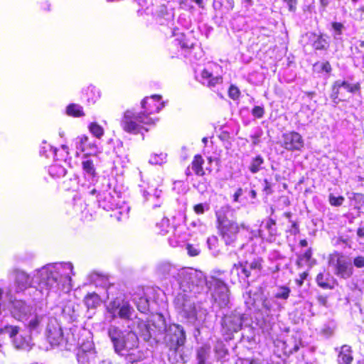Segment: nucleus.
<instances>
[{
  "mask_svg": "<svg viewBox=\"0 0 364 364\" xmlns=\"http://www.w3.org/2000/svg\"><path fill=\"white\" fill-rule=\"evenodd\" d=\"M178 275L179 284L183 291L198 294L205 286L214 301L220 308L229 304V290L223 280L215 277L206 278L202 272L191 268L182 269Z\"/></svg>",
  "mask_w": 364,
  "mask_h": 364,
  "instance_id": "f257e3e1",
  "label": "nucleus"
},
{
  "mask_svg": "<svg viewBox=\"0 0 364 364\" xmlns=\"http://www.w3.org/2000/svg\"><path fill=\"white\" fill-rule=\"evenodd\" d=\"M160 95H152L150 97L144 98L141 102V107L144 109V112L135 115L132 111L125 112L122 126L124 131L133 134L140 132L143 124H154L152 118L148 115L154 112H159L164 106V102H159Z\"/></svg>",
  "mask_w": 364,
  "mask_h": 364,
  "instance_id": "f03ea898",
  "label": "nucleus"
},
{
  "mask_svg": "<svg viewBox=\"0 0 364 364\" xmlns=\"http://www.w3.org/2000/svg\"><path fill=\"white\" fill-rule=\"evenodd\" d=\"M217 218L219 233L226 245H231L236 241L240 228L248 230L245 223L238 224L226 215H218Z\"/></svg>",
  "mask_w": 364,
  "mask_h": 364,
  "instance_id": "7ed1b4c3",
  "label": "nucleus"
},
{
  "mask_svg": "<svg viewBox=\"0 0 364 364\" xmlns=\"http://www.w3.org/2000/svg\"><path fill=\"white\" fill-rule=\"evenodd\" d=\"M328 263L333 274L340 278L347 279L353 275V267L350 260L341 252L335 251L329 255Z\"/></svg>",
  "mask_w": 364,
  "mask_h": 364,
  "instance_id": "20e7f679",
  "label": "nucleus"
},
{
  "mask_svg": "<svg viewBox=\"0 0 364 364\" xmlns=\"http://www.w3.org/2000/svg\"><path fill=\"white\" fill-rule=\"evenodd\" d=\"M138 338L135 333L132 331H125L117 333L115 336V353L122 355H127V359L131 363L137 361L133 353L126 354L122 350L128 352V350L134 348L137 346Z\"/></svg>",
  "mask_w": 364,
  "mask_h": 364,
  "instance_id": "39448f33",
  "label": "nucleus"
},
{
  "mask_svg": "<svg viewBox=\"0 0 364 364\" xmlns=\"http://www.w3.org/2000/svg\"><path fill=\"white\" fill-rule=\"evenodd\" d=\"M164 340L172 353L176 354L177 349L183 346L186 341V335L183 327L178 324L170 325L166 330Z\"/></svg>",
  "mask_w": 364,
  "mask_h": 364,
  "instance_id": "423d86ee",
  "label": "nucleus"
},
{
  "mask_svg": "<svg viewBox=\"0 0 364 364\" xmlns=\"http://www.w3.org/2000/svg\"><path fill=\"white\" fill-rule=\"evenodd\" d=\"M176 305L182 316L193 322L197 319V312L194 302L188 299L186 294H180L176 299Z\"/></svg>",
  "mask_w": 364,
  "mask_h": 364,
  "instance_id": "0eeeda50",
  "label": "nucleus"
},
{
  "mask_svg": "<svg viewBox=\"0 0 364 364\" xmlns=\"http://www.w3.org/2000/svg\"><path fill=\"white\" fill-rule=\"evenodd\" d=\"M70 279L67 274H63L61 269L53 268L46 270L43 273L42 282L48 289L58 287L60 284Z\"/></svg>",
  "mask_w": 364,
  "mask_h": 364,
  "instance_id": "6e6552de",
  "label": "nucleus"
},
{
  "mask_svg": "<svg viewBox=\"0 0 364 364\" xmlns=\"http://www.w3.org/2000/svg\"><path fill=\"white\" fill-rule=\"evenodd\" d=\"M244 316L240 312L233 311L225 315L223 318V329L226 333L239 331L242 326Z\"/></svg>",
  "mask_w": 364,
  "mask_h": 364,
  "instance_id": "1a4fd4ad",
  "label": "nucleus"
},
{
  "mask_svg": "<svg viewBox=\"0 0 364 364\" xmlns=\"http://www.w3.org/2000/svg\"><path fill=\"white\" fill-rule=\"evenodd\" d=\"M277 346L283 350L284 355H289L299 350L302 346V341L297 335H292L284 341H277Z\"/></svg>",
  "mask_w": 364,
  "mask_h": 364,
  "instance_id": "9d476101",
  "label": "nucleus"
},
{
  "mask_svg": "<svg viewBox=\"0 0 364 364\" xmlns=\"http://www.w3.org/2000/svg\"><path fill=\"white\" fill-rule=\"evenodd\" d=\"M230 274L233 282H238L247 287L250 285L248 279L252 277V275L250 274V272H248L243 262L235 264L230 271Z\"/></svg>",
  "mask_w": 364,
  "mask_h": 364,
  "instance_id": "9b49d317",
  "label": "nucleus"
},
{
  "mask_svg": "<svg viewBox=\"0 0 364 364\" xmlns=\"http://www.w3.org/2000/svg\"><path fill=\"white\" fill-rule=\"evenodd\" d=\"M283 146L289 151L300 150L304 146V140L297 132L286 133L283 135Z\"/></svg>",
  "mask_w": 364,
  "mask_h": 364,
  "instance_id": "f8f14e48",
  "label": "nucleus"
},
{
  "mask_svg": "<svg viewBox=\"0 0 364 364\" xmlns=\"http://www.w3.org/2000/svg\"><path fill=\"white\" fill-rule=\"evenodd\" d=\"M116 311L119 318L129 321L134 315V309L131 306L129 301L117 298V300H115V312Z\"/></svg>",
  "mask_w": 364,
  "mask_h": 364,
  "instance_id": "ddd939ff",
  "label": "nucleus"
},
{
  "mask_svg": "<svg viewBox=\"0 0 364 364\" xmlns=\"http://www.w3.org/2000/svg\"><path fill=\"white\" fill-rule=\"evenodd\" d=\"M15 283L18 291H23L31 287L32 277L23 271L17 270L14 273Z\"/></svg>",
  "mask_w": 364,
  "mask_h": 364,
  "instance_id": "4468645a",
  "label": "nucleus"
},
{
  "mask_svg": "<svg viewBox=\"0 0 364 364\" xmlns=\"http://www.w3.org/2000/svg\"><path fill=\"white\" fill-rule=\"evenodd\" d=\"M341 88H343L350 93H354L360 89V85L359 83L350 84L346 81L337 80L333 85V97L337 98L338 97V94Z\"/></svg>",
  "mask_w": 364,
  "mask_h": 364,
  "instance_id": "2eb2a0df",
  "label": "nucleus"
},
{
  "mask_svg": "<svg viewBox=\"0 0 364 364\" xmlns=\"http://www.w3.org/2000/svg\"><path fill=\"white\" fill-rule=\"evenodd\" d=\"M97 356V353L92 345L87 349L81 348L77 354V360L81 364H90L93 362Z\"/></svg>",
  "mask_w": 364,
  "mask_h": 364,
  "instance_id": "dca6fc26",
  "label": "nucleus"
},
{
  "mask_svg": "<svg viewBox=\"0 0 364 364\" xmlns=\"http://www.w3.org/2000/svg\"><path fill=\"white\" fill-rule=\"evenodd\" d=\"M28 306L26 303L22 300H14L12 301L11 314L18 321L27 314Z\"/></svg>",
  "mask_w": 364,
  "mask_h": 364,
  "instance_id": "f3484780",
  "label": "nucleus"
},
{
  "mask_svg": "<svg viewBox=\"0 0 364 364\" xmlns=\"http://www.w3.org/2000/svg\"><path fill=\"white\" fill-rule=\"evenodd\" d=\"M47 339L51 346H59L63 340V335L61 329L58 328L48 329Z\"/></svg>",
  "mask_w": 364,
  "mask_h": 364,
  "instance_id": "a211bd4d",
  "label": "nucleus"
},
{
  "mask_svg": "<svg viewBox=\"0 0 364 364\" xmlns=\"http://www.w3.org/2000/svg\"><path fill=\"white\" fill-rule=\"evenodd\" d=\"M82 93L87 102L95 104L100 99V95L97 88L88 85L82 89Z\"/></svg>",
  "mask_w": 364,
  "mask_h": 364,
  "instance_id": "6ab92c4d",
  "label": "nucleus"
},
{
  "mask_svg": "<svg viewBox=\"0 0 364 364\" xmlns=\"http://www.w3.org/2000/svg\"><path fill=\"white\" fill-rule=\"evenodd\" d=\"M353 360L351 348L349 346L344 345L341 347L338 354V361L340 364H350Z\"/></svg>",
  "mask_w": 364,
  "mask_h": 364,
  "instance_id": "aec40b11",
  "label": "nucleus"
},
{
  "mask_svg": "<svg viewBox=\"0 0 364 364\" xmlns=\"http://www.w3.org/2000/svg\"><path fill=\"white\" fill-rule=\"evenodd\" d=\"M83 301L88 309L97 308L101 303V299L98 294L95 292L87 294Z\"/></svg>",
  "mask_w": 364,
  "mask_h": 364,
  "instance_id": "412c9836",
  "label": "nucleus"
},
{
  "mask_svg": "<svg viewBox=\"0 0 364 364\" xmlns=\"http://www.w3.org/2000/svg\"><path fill=\"white\" fill-rule=\"evenodd\" d=\"M210 347L204 345L197 350L198 364H207V361L210 357Z\"/></svg>",
  "mask_w": 364,
  "mask_h": 364,
  "instance_id": "4be33fe9",
  "label": "nucleus"
},
{
  "mask_svg": "<svg viewBox=\"0 0 364 364\" xmlns=\"http://www.w3.org/2000/svg\"><path fill=\"white\" fill-rule=\"evenodd\" d=\"M66 114L73 117H81L85 115L82 107L75 103H71L67 106Z\"/></svg>",
  "mask_w": 364,
  "mask_h": 364,
  "instance_id": "5701e85b",
  "label": "nucleus"
},
{
  "mask_svg": "<svg viewBox=\"0 0 364 364\" xmlns=\"http://www.w3.org/2000/svg\"><path fill=\"white\" fill-rule=\"evenodd\" d=\"M243 264L253 277L257 276L262 269L261 262L258 259H253L251 262L245 261Z\"/></svg>",
  "mask_w": 364,
  "mask_h": 364,
  "instance_id": "b1692460",
  "label": "nucleus"
},
{
  "mask_svg": "<svg viewBox=\"0 0 364 364\" xmlns=\"http://www.w3.org/2000/svg\"><path fill=\"white\" fill-rule=\"evenodd\" d=\"M204 160L200 155H196L192 162V169L198 176H203L205 171L203 168Z\"/></svg>",
  "mask_w": 364,
  "mask_h": 364,
  "instance_id": "393cba45",
  "label": "nucleus"
},
{
  "mask_svg": "<svg viewBox=\"0 0 364 364\" xmlns=\"http://www.w3.org/2000/svg\"><path fill=\"white\" fill-rule=\"evenodd\" d=\"M42 316L36 315L27 323V328L30 332L39 333L41 326Z\"/></svg>",
  "mask_w": 364,
  "mask_h": 364,
  "instance_id": "a878e982",
  "label": "nucleus"
},
{
  "mask_svg": "<svg viewBox=\"0 0 364 364\" xmlns=\"http://www.w3.org/2000/svg\"><path fill=\"white\" fill-rule=\"evenodd\" d=\"M265 228L269 232V238L267 240L269 242L274 240V237L277 235L276 221L272 218H269L265 225Z\"/></svg>",
  "mask_w": 364,
  "mask_h": 364,
  "instance_id": "bb28decb",
  "label": "nucleus"
},
{
  "mask_svg": "<svg viewBox=\"0 0 364 364\" xmlns=\"http://www.w3.org/2000/svg\"><path fill=\"white\" fill-rule=\"evenodd\" d=\"M88 129L97 139H100L104 134V129L97 122H91Z\"/></svg>",
  "mask_w": 364,
  "mask_h": 364,
  "instance_id": "cd10ccee",
  "label": "nucleus"
},
{
  "mask_svg": "<svg viewBox=\"0 0 364 364\" xmlns=\"http://www.w3.org/2000/svg\"><path fill=\"white\" fill-rule=\"evenodd\" d=\"M19 331L20 328L18 326L6 325L0 328V333H7L10 338H14Z\"/></svg>",
  "mask_w": 364,
  "mask_h": 364,
  "instance_id": "c85d7f7f",
  "label": "nucleus"
},
{
  "mask_svg": "<svg viewBox=\"0 0 364 364\" xmlns=\"http://www.w3.org/2000/svg\"><path fill=\"white\" fill-rule=\"evenodd\" d=\"M14 344L17 349L26 350L30 348L29 341L22 336L15 338Z\"/></svg>",
  "mask_w": 364,
  "mask_h": 364,
  "instance_id": "c756f323",
  "label": "nucleus"
},
{
  "mask_svg": "<svg viewBox=\"0 0 364 364\" xmlns=\"http://www.w3.org/2000/svg\"><path fill=\"white\" fill-rule=\"evenodd\" d=\"M83 171L92 177L95 176V168L92 160H86L82 163Z\"/></svg>",
  "mask_w": 364,
  "mask_h": 364,
  "instance_id": "7c9ffc66",
  "label": "nucleus"
},
{
  "mask_svg": "<svg viewBox=\"0 0 364 364\" xmlns=\"http://www.w3.org/2000/svg\"><path fill=\"white\" fill-rule=\"evenodd\" d=\"M137 309L141 313H146L149 311V304L146 297H140L136 302Z\"/></svg>",
  "mask_w": 364,
  "mask_h": 364,
  "instance_id": "2f4dec72",
  "label": "nucleus"
},
{
  "mask_svg": "<svg viewBox=\"0 0 364 364\" xmlns=\"http://www.w3.org/2000/svg\"><path fill=\"white\" fill-rule=\"evenodd\" d=\"M290 293V289L287 287H278L277 292L275 293V297L279 299H287Z\"/></svg>",
  "mask_w": 364,
  "mask_h": 364,
  "instance_id": "473e14b6",
  "label": "nucleus"
},
{
  "mask_svg": "<svg viewBox=\"0 0 364 364\" xmlns=\"http://www.w3.org/2000/svg\"><path fill=\"white\" fill-rule=\"evenodd\" d=\"M263 159L260 156H257L253 159L250 166V171L253 173H257L259 171L260 166L263 164Z\"/></svg>",
  "mask_w": 364,
  "mask_h": 364,
  "instance_id": "72a5a7b5",
  "label": "nucleus"
},
{
  "mask_svg": "<svg viewBox=\"0 0 364 364\" xmlns=\"http://www.w3.org/2000/svg\"><path fill=\"white\" fill-rule=\"evenodd\" d=\"M62 311L64 314L68 315L70 317L75 316V309L73 303L71 301H68L66 304L63 306Z\"/></svg>",
  "mask_w": 364,
  "mask_h": 364,
  "instance_id": "f704fd0d",
  "label": "nucleus"
},
{
  "mask_svg": "<svg viewBox=\"0 0 364 364\" xmlns=\"http://www.w3.org/2000/svg\"><path fill=\"white\" fill-rule=\"evenodd\" d=\"M326 40L321 36H317L316 39L314 41L313 47L316 50H323L326 48Z\"/></svg>",
  "mask_w": 364,
  "mask_h": 364,
  "instance_id": "c9c22d12",
  "label": "nucleus"
},
{
  "mask_svg": "<svg viewBox=\"0 0 364 364\" xmlns=\"http://www.w3.org/2000/svg\"><path fill=\"white\" fill-rule=\"evenodd\" d=\"M344 198L343 196H335L333 194L329 195V203L333 206H340L343 204Z\"/></svg>",
  "mask_w": 364,
  "mask_h": 364,
  "instance_id": "e433bc0d",
  "label": "nucleus"
},
{
  "mask_svg": "<svg viewBox=\"0 0 364 364\" xmlns=\"http://www.w3.org/2000/svg\"><path fill=\"white\" fill-rule=\"evenodd\" d=\"M89 137L86 135H82L79 137L80 148L82 152L88 149Z\"/></svg>",
  "mask_w": 364,
  "mask_h": 364,
  "instance_id": "4c0bfd02",
  "label": "nucleus"
},
{
  "mask_svg": "<svg viewBox=\"0 0 364 364\" xmlns=\"http://www.w3.org/2000/svg\"><path fill=\"white\" fill-rule=\"evenodd\" d=\"M166 155L160 154L159 155H154L151 157L149 162L153 164H161L164 162Z\"/></svg>",
  "mask_w": 364,
  "mask_h": 364,
  "instance_id": "58836bf2",
  "label": "nucleus"
},
{
  "mask_svg": "<svg viewBox=\"0 0 364 364\" xmlns=\"http://www.w3.org/2000/svg\"><path fill=\"white\" fill-rule=\"evenodd\" d=\"M223 80L221 77H211L207 82L205 85L209 87H214L216 85L222 83Z\"/></svg>",
  "mask_w": 364,
  "mask_h": 364,
  "instance_id": "ea45409f",
  "label": "nucleus"
},
{
  "mask_svg": "<svg viewBox=\"0 0 364 364\" xmlns=\"http://www.w3.org/2000/svg\"><path fill=\"white\" fill-rule=\"evenodd\" d=\"M228 94L231 99L237 100L240 96V90L237 87L231 85L229 88Z\"/></svg>",
  "mask_w": 364,
  "mask_h": 364,
  "instance_id": "a19ab883",
  "label": "nucleus"
},
{
  "mask_svg": "<svg viewBox=\"0 0 364 364\" xmlns=\"http://www.w3.org/2000/svg\"><path fill=\"white\" fill-rule=\"evenodd\" d=\"M332 28L335 32L334 37L337 38L338 36L341 35L344 26L341 23L334 22L332 23Z\"/></svg>",
  "mask_w": 364,
  "mask_h": 364,
  "instance_id": "79ce46f5",
  "label": "nucleus"
},
{
  "mask_svg": "<svg viewBox=\"0 0 364 364\" xmlns=\"http://www.w3.org/2000/svg\"><path fill=\"white\" fill-rule=\"evenodd\" d=\"M316 282L318 286L328 289L330 288V285L324 281V274L323 273H319L316 277Z\"/></svg>",
  "mask_w": 364,
  "mask_h": 364,
  "instance_id": "37998d69",
  "label": "nucleus"
},
{
  "mask_svg": "<svg viewBox=\"0 0 364 364\" xmlns=\"http://www.w3.org/2000/svg\"><path fill=\"white\" fill-rule=\"evenodd\" d=\"M215 351L217 356L220 358H223L227 353L226 350L224 349L223 346L221 343L215 346Z\"/></svg>",
  "mask_w": 364,
  "mask_h": 364,
  "instance_id": "c03bdc74",
  "label": "nucleus"
},
{
  "mask_svg": "<svg viewBox=\"0 0 364 364\" xmlns=\"http://www.w3.org/2000/svg\"><path fill=\"white\" fill-rule=\"evenodd\" d=\"M353 264L358 268L364 267V257L358 256L353 259Z\"/></svg>",
  "mask_w": 364,
  "mask_h": 364,
  "instance_id": "a18cd8bd",
  "label": "nucleus"
},
{
  "mask_svg": "<svg viewBox=\"0 0 364 364\" xmlns=\"http://www.w3.org/2000/svg\"><path fill=\"white\" fill-rule=\"evenodd\" d=\"M117 205L115 204V209H117V208L119 209L118 213L122 217H124V218L127 217V215H128V213L129 210V208L127 205L119 206V208H117Z\"/></svg>",
  "mask_w": 364,
  "mask_h": 364,
  "instance_id": "49530a36",
  "label": "nucleus"
},
{
  "mask_svg": "<svg viewBox=\"0 0 364 364\" xmlns=\"http://www.w3.org/2000/svg\"><path fill=\"white\" fill-rule=\"evenodd\" d=\"M212 77V73L208 71L206 69H204L201 72V77H202V83L203 85L206 84V82Z\"/></svg>",
  "mask_w": 364,
  "mask_h": 364,
  "instance_id": "de8ad7c7",
  "label": "nucleus"
},
{
  "mask_svg": "<svg viewBox=\"0 0 364 364\" xmlns=\"http://www.w3.org/2000/svg\"><path fill=\"white\" fill-rule=\"evenodd\" d=\"M252 114L257 118H261L264 114V109L261 107L257 106L253 108Z\"/></svg>",
  "mask_w": 364,
  "mask_h": 364,
  "instance_id": "09e8293b",
  "label": "nucleus"
},
{
  "mask_svg": "<svg viewBox=\"0 0 364 364\" xmlns=\"http://www.w3.org/2000/svg\"><path fill=\"white\" fill-rule=\"evenodd\" d=\"M187 250L188 255L192 257L196 256L199 254V250L191 245H188Z\"/></svg>",
  "mask_w": 364,
  "mask_h": 364,
  "instance_id": "8fccbe9b",
  "label": "nucleus"
},
{
  "mask_svg": "<svg viewBox=\"0 0 364 364\" xmlns=\"http://www.w3.org/2000/svg\"><path fill=\"white\" fill-rule=\"evenodd\" d=\"M193 210L197 214H203L205 212V205L203 203H199L193 207Z\"/></svg>",
  "mask_w": 364,
  "mask_h": 364,
  "instance_id": "3c124183",
  "label": "nucleus"
},
{
  "mask_svg": "<svg viewBox=\"0 0 364 364\" xmlns=\"http://www.w3.org/2000/svg\"><path fill=\"white\" fill-rule=\"evenodd\" d=\"M173 267L169 264H165L160 268L161 271L164 274H169L172 270Z\"/></svg>",
  "mask_w": 364,
  "mask_h": 364,
  "instance_id": "603ef678",
  "label": "nucleus"
},
{
  "mask_svg": "<svg viewBox=\"0 0 364 364\" xmlns=\"http://www.w3.org/2000/svg\"><path fill=\"white\" fill-rule=\"evenodd\" d=\"M289 6L290 11H294L296 9V0H284Z\"/></svg>",
  "mask_w": 364,
  "mask_h": 364,
  "instance_id": "864d4df0",
  "label": "nucleus"
},
{
  "mask_svg": "<svg viewBox=\"0 0 364 364\" xmlns=\"http://www.w3.org/2000/svg\"><path fill=\"white\" fill-rule=\"evenodd\" d=\"M145 327V331L141 334V336L144 341H149L151 338V334L149 331L148 326L146 325H144Z\"/></svg>",
  "mask_w": 364,
  "mask_h": 364,
  "instance_id": "5fc2aeb1",
  "label": "nucleus"
},
{
  "mask_svg": "<svg viewBox=\"0 0 364 364\" xmlns=\"http://www.w3.org/2000/svg\"><path fill=\"white\" fill-rule=\"evenodd\" d=\"M261 136V134H255V135H252V142L254 145H257L259 143V137Z\"/></svg>",
  "mask_w": 364,
  "mask_h": 364,
  "instance_id": "6e6d98bb",
  "label": "nucleus"
},
{
  "mask_svg": "<svg viewBox=\"0 0 364 364\" xmlns=\"http://www.w3.org/2000/svg\"><path fill=\"white\" fill-rule=\"evenodd\" d=\"M242 195V189L238 188L236 191V192L234 193V196H233L234 201L237 202L239 197L241 196Z\"/></svg>",
  "mask_w": 364,
  "mask_h": 364,
  "instance_id": "4d7b16f0",
  "label": "nucleus"
},
{
  "mask_svg": "<svg viewBox=\"0 0 364 364\" xmlns=\"http://www.w3.org/2000/svg\"><path fill=\"white\" fill-rule=\"evenodd\" d=\"M154 193H153V195L156 197V198H159L160 197V194L161 193V190H158V188H155L153 190ZM151 192H152V190H150L149 191H145L144 193H147V194H150Z\"/></svg>",
  "mask_w": 364,
  "mask_h": 364,
  "instance_id": "13d9d810",
  "label": "nucleus"
},
{
  "mask_svg": "<svg viewBox=\"0 0 364 364\" xmlns=\"http://www.w3.org/2000/svg\"><path fill=\"white\" fill-rule=\"evenodd\" d=\"M333 328L330 327H324L323 329V333L326 336H331L333 333Z\"/></svg>",
  "mask_w": 364,
  "mask_h": 364,
  "instance_id": "bf43d9fd",
  "label": "nucleus"
},
{
  "mask_svg": "<svg viewBox=\"0 0 364 364\" xmlns=\"http://www.w3.org/2000/svg\"><path fill=\"white\" fill-rule=\"evenodd\" d=\"M322 70L326 71V73H329L331 70V65L328 62L323 63L322 66Z\"/></svg>",
  "mask_w": 364,
  "mask_h": 364,
  "instance_id": "052dcab7",
  "label": "nucleus"
},
{
  "mask_svg": "<svg viewBox=\"0 0 364 364\" xmlns=\"http://www.w3.org/2000/svg\"><path fill=\"white\" fill-rule=\"evenodd\" d=\"M311 250H308L303 255V257L306 260V261H309L310 259V258L311 257Z\"/></svg>",
  "mask_w": 364,
  "mask_h": 364,
  "instance_id": "680f3d73",
  "label": "nucleus"
},
{
  "mask_svg": "<svg viewBox=\"0 0 364 364\" xmlns=\"http://www.w3.org/2000/svg\"><path fill=\"white\" fill-rule=\"evenodd\" d=\"M3 294H4V290H3V289L0 288V315L1 314V308H2L3 304H4Z\"/></svg>",
  "mask_w": 364,
  "mask_h": 364,
  "instance_id": "e2e57ef3",
  "label": "nucleus"
},
{
  "mask_svg": "<svg viewBox=\"0 0 364 364\" xmlns=\"http://www.w3.org/2000/svg\"><path fill=\"white\" fill-rule=\"evenodd\" d=\"M357 235L360 237H364V227L359 228L357 230Z\"/></svg>",
  "mask_w": 364,
  "mask_h": 364,
  "instance_id": "0e129e2a",
  "label": "nucleus"
},
{
  "mask_svg": "<svg viewBox=\"0 0 364 364\" xmlns=\"http://www.w3.org/2000/svg\"><path fill=\"white\" fill-rule=\"evenodd\" d=\"M331 0H320V4L322 7L326 8L329 4Z\"/></svg>",
  "mask_w": 364,
  "mask_h": 364,
  "instance_id": "69168bd1",
  "label": "nucleus"
},
{
  "mask_svg": "<svg viewBox=\"0 0 364 364\" xmlns=\"http://www.w3.org/2000/svg\"><path fill=\"white\" fill-rule=\"evenodd\" d=\"M226 3L228 4L229 8L230 9H232L234 7V1L233 0H225Z\"/></svg>",
  "mask_w": 364,
  "mask_h": 364,
  "instance_id": "338daca9",
  "label": "nucleus"
},
{
  "mask_svg": "<svg viewBox=\"0 0 364 364\" xmlns=\"http://www.w3.org/2000/svg\"><path fill=\"white\" fill-rule=\"evenodd\" d=\"M308 243H307V241L306 240H302L300 241V245L301 247H306L307 246Z\"/></svg>",
  "mask_w": 364,
  "mask_h": 364,
  "instance_id": "774afa93",
  "label": "nucleus"
}]
</instances>
